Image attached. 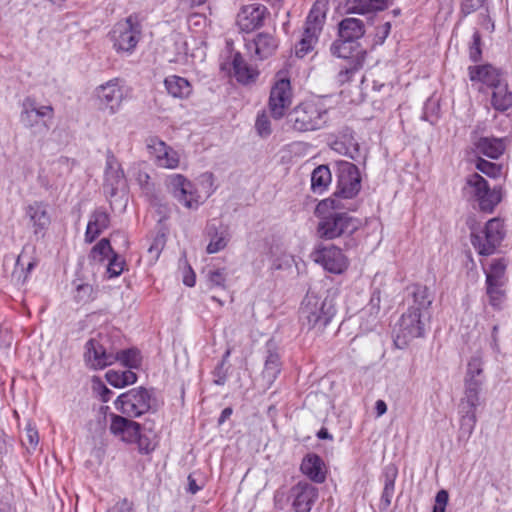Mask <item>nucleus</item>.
I'll return each instance as SVG.
<instances>
[{"instance_id":"37","label":"nucleus","mask_w":512,"mask_h":512,"mask_svg":"<svg viewBox=\"0 0 512 512\" xmlns=\"http://www.w3.org/2000/svg\"><path fill=\"white\" fill-rule=\"evenodd\" d=\"M413 305L415 308L423 314V312H427L433 302V297L429 288L425 285H414L413 287Z\"/></svg>"},{"instance_id":"22","label":"nucleus","mask_w":512,"mask_h":512,"mask_svg":"<svg viewBox=\"0 0 512 512\" xmlns=\"http://www.w3.org/2000/svg\"><path fill=\"white\" fill-rule=\"evenodd\" d=\"M25 212L32 225L34 235L44 237L51 223L46 205L43 202L36 201L29 204Z\"/></svg>"},{"instance_id":"21","label":"nucleus","mask_w":512,"mask_h":512,"mask_svg":"<svg viewBox=\"0 0 512 512\" xmlns=\"http://www.w3.org/2000/svg\"><path fill=\"white\" fill-rule=\"evenodd\" d=\"M278 46V39L273 34L264 32L258 33L246 44L248 51L259 60L271 57L278 49Z\"/></svg>"},{"instance_id":"13","label":"nucleus","mask_w":512,"mask_h":512,"mask_svg":"<svg viewBox=\"0 0 512 512\" xmlns=\"http://www.w3.org/2000/svg\"><path fill=\"white\" fill-rule=\"evenodd\" d=\"M423 314L415 306H410L399 320V327L394 338V344L397 348L403 349L408 343L424 335Z\"/></svg>"},{"instance_id":"14","label":"nucleus","mask_w":512,"mask_h":512,"mask_svg":"<svg viewBox=\"0 0 512 512\" xmlns=\"http://www.w3.org/2000/svg\"><path fill=\"white\" fill-rule=\"evenodd\" d=\"M166 187L172 196L188 209H196L200 195L195 185L182 174H171L166 178Z\"/></svg>"},{"instance_id":"31","label":"nucleus","mask_w":512,"mask_h":512,"mask_svg":"<svg viewBox=\"0 0 512 512\" xmlns=\"http://www.w3.org/2000/svg\"><path fill=\"white\" fill-rule=\"evenodd\" d=\"M365 34V24L361 19L347 17L338 25V38L358 42Z\"/></svg>"},{"instance_id":"56","label":"nucleus","mask_w":512,"mask_h":512,"mask_svg":"<svg viewBox=\"0 0 512 512\" xmlns=\"http://www.w3.org/2000/svg\"><path fill=\"white\" fill-rule=\"evenodd\" d=\"M183 283L188 287H193L196 284V275L191 267L188 268L187 272L183 276Z\"/></svg>"},{"instance_id":"23","label":"nucleus","mask_w":512,"mask_h":512,"mask_svg":"<svg viewBox=\"0 0 512 512\" xmlns=\"http://www.w3.org/2000/svg\"><path fill=\"white\" fill-rule=\"evenodd\" d=\"M468 76L471 82L481 83L488 88L494 87L503 80L501 71L491 64L469 66Z\"/></svg>"},{"instance_id":"3","label":"nucleus","mask_w":512,"mask_h":512,"mask_svg":"<svg viewBox=\"0 0 512 512\" xmlns=\"http://www.w3.org/2000/svg\"><path fill=\"white\" fill-rule=\"evenodd\" d=\"M335 314L336 308L332 300L307 294L299 310V320L302 327H307L308 330L317 329L323 333Z\"/></svg>"},{"instance_id":"50","label":"nucleus","mask_w":512,"mask_h":512,"mask_svg":"<svg viewBox=\"0 0 512 512\" xmlns=\"http://www.w3.org/2000/svg\"><path fill=\"white\" fill-rule=\"evenodd\" d=\"M482 373V360L479 357H473L468 362L467 374L465 379H476Z\"/></svg>"},{"instance_id":"7","label":"nucleus","mask_w":512,"mask_h":512,"mask_svg":"<svg viewBox=\"0 0 512 512\" xmlns=\"http://www.w3.org/2000/svg\"><path fill=\"white\" fill-rule=\"evenodd\" d=\"M293 88L288 68L277 71L271 84L268 108L275 120L282 119L293 102Z\"/></svg>"},{"instance_id":"39","label":"nucleus","mask_w":512,"mask_h":512,"mask_svg":"<svg viewBox=\"0 0 512 512\" xmlns=\"http://www.w3.org/2000/svg\"><path fill=\"white\" fill-rule=\"evenodd\" d=\"M506 285L485 284L489 304L496 310H501L506 300Z\"/></svg>"},{"instance_id":"5","label":"nucleus","mask_w":512,"mask_h":512,"mask_svg":"<svg viewBox=\"0 0 512 512\" xmlns=\"http://www.w3.org/2000/svg\"><path fill=\"white\" fill-rule=\"evenodd\" d=\"M288 122L299 132L320 130L328 123V110L319 101H302L288 114Z\"/></svg>"},{"instance_id":"52","label":"nucleus","mask_w":512,"mask_h":512,"mask_svg":"<svg viewBox=\"0 0 512 512\" xmlns=\"http://www.w3.org/2000/svg\"><path fill=\"white\" fill-rule=\"evenodd\" d=\"M449 501V494L446 490L441 489L437 492L433 512H445Z\"/></svg>"},{"instance_id":"2","label":"nucleus","mask_w":512,"mask_h":512,"mask_svg":"<svg viewBox=\"0 0 512 512\" xmlns=\"http://www.w3.org/2000/svg\"><path fill=\"white\" fill-rule=\"evenodd\" d=\"M463 195L469 202L475 203L483 213H493L503 198V187H490L488 181L478 173L466 177L462 188Z\"/></svg>"},{"instance_id":"62","label":"nucleus","mask_w":512,"mask_h":512,"mask_svg":"<svg viewBox=\"0 0 512 512\" xmlns=\"http://www.w3.org/2000/svg\"><path fill=\"white\" fill-rule=\"evenodd\" d=\"M191 8L200 6L206 2V0H187Z\"/></svg>"},{"instance_id":"26","label":"nucleus","mask_w":512,"mask_h":512,"mask_svg":"<svg viewBox=\"0 0 512 512\" xmlns=\"http://www.w3.org/2000/svg\"><path fill=\"white\" fill-rule=\"evenodd\" d=\"M233 76L236 81L242 85L255 83L259 77V70L248 64L240 52H236L232 57Z\"/></svg>"},{"instance_id":"16","label":"nucleus","mask_w":512,"mask_h":512,"mask_svg":"<svg viewBox=\"0 0 512 512\" xmlns=\"http://www.w3.org/2000/svg\"><path fill=\"white\" fill-rule=\"evenodd\" d=\"M361 188V177L357 166L351 162L343 161L338 165L339 196L350 199L358 194Z\"/></svg>"},{"instance_id":"28","label":"nucleus","mask_w":512,"mask_h":512,"mask_svg":"<svg viewBox=\"0 0 512 512\" xmlns=\"http://www.w3.org/2000/svg\"><path fill=\"white\" fill-rule=\"evenodd\" d=\"M485 274V284L506 285L508 278L506 275L508 260L504 257L492 259L486 266L481 262Z\"/></svg>"},{"instance_id":"55","label":"nucleus","mask_w":512,"mask_h":512,"mask_svg":"<svg viewBox=\"0 0 512 512\" xmlns=\"http://www.w3.org/2000/svg\"><path fill=\"white\" fill-rule=\"evenodd\" d=\"M115 512H134L133 503L124 498L116 503Z\"/></svg>"},{"instance_id":"33","label":"nucleus","mask_w":512,"mask_h":512,"mask_svg":"<svg viewBox=\"0 0 512 512\" xmlns=\"http://www.w3.org/2000/svg\"><path fill=\"white\" fill-rule=\"evenodd\" d=\"M33 113L41 118H52L54 115V108L51 105L37 107L34 98L26 97L23 101V110L21 112V118L24 122H26L27 126L29 127L34 126V121L32 119Z\"/></svg>"},{"instance_id":"36","label":"nucleus","mask_w":512,"mask_h":512,"mask_svg":"<svg viewBox=\"0 0 512 512\" xmlns=\"http://www.w3.org/2000/svg\"><path fill=\"white\" fill-rule=\"evenodd\" d=\"M105 378L107 382L115 388H124L137 381V375L132 370L117 371L111 369L106 372Z\"/></svg>"},{"instance_id":"29","label":"nucleus","mask_w":512,"mask_h":512,"mask_svg":"<svg viewBox=\"0 0 512 512\" xmlns=\"http://www.w3.org/2000/svg\"><path fill=\"white\" fill-rule=\"evenodd\" d=\"M167 93L177 99H187L193 92V86L186 78L178 75H169L164 79Z\"/></svg>"},{"instance_id":"25","label":"nucleus","mask_w":512,"mask_h":512,"mask_svg":"<svg viewBox=\"0 0 512 512\" xmlns=\"http://www.w3.org/2000/svg\"><path fill=\"white\" fill-rule=\"evenodd\" d=\"M124 171L112 152H108L105 170L104 189L110 196L117 193L119 185L124 183Z\"/></svg>"},{"instance_id":"44","label":"nucleus","mask_w":512,"mask_h":512,"mask_svg":"<svg viewBox=\"0 0 512 512\" xmlns=\"http://www.w3.org/2000/svg\"><path fill=\"white\" fill-rule=\"evenodd\" d=\"M74 299L79 304H86L95 299L94 288L90 284H80L77 286Z\"/></svg>"},{"instance_id":"12","label":"nucleus","mask_w":512,"mask_h":512,"mask_svg":"<svg viewBox=\"0 0 512 512\" xmlns=\"http://www.w3.org/2000/svg\"><path fill=\"white\" fill-rule=\"evenodd\" d=\"M464 396L460 400L459 413L461 414V426L467 427L471 433L476 425V409L480 405V390L482 382L478 379H465Z\"/></svg>"},{"instance_id":"40","label":"nucleus","mask_w":512,"mask_h":512,"mask_svg":"<svg viewBox=\"0 0 512 512\" xmlns=\"http://www.w3.org/2000/svg\"><path fill=\"white\" fill-rule=\"evenodd\" d=\"M318 34L304 29L301 40L295 45V55L298 58H304L314 49L318 42Z\"/></svg>"},{"instance_id":"15","label":"nucleus","mask_w":512,"mask_h":512,"mask_svg":"<svg viewBox=\"0 0 512 512\" xmlns=\"http://www.w3.org/2000/svg\"><path fill=\"white\" fill-rule=\"evenodd\" d=\"M331 52L336 57L349 60L350 67L346 69L347 73H354L361 69L367 55L359 42L339 38L333 42Z\"/></svg>"},{"instance_id":"42","label":"nucleus","mask_w":512,"mask_h":512,"mask_svg":"<svg viewBox=\"0 0 512 512\" xmlns=\"http://www.w3.org/2000/svg\"><path fill=\"white\" fill-rule=\"evenodd\" d=\"M114 253L110 241L107 238L101 239L91 250L93 260L103 263Z\"/></svg>"},{"instance_id":"47","label":"nucleus","mask_w":512,"mask_h":512,"mask_svg":"<svg viewBox=\"0 0 512 512\" xmlns=\"http://www.w3.org/2000/svg\"><path fill=\"white\" fill-rule=\"evenodd\" d=\"M108 260H109V263L107 266V272H108L109 276L110 277L119 276L124 270L125 261L123 259H121L118 256V254H116L115 252L108 258Z\"/></svg>"},{"instance_id":"19","label":"nucleus","mask_w":512,"mask_h":512,"mask_svg":"<svg viewBox=\"0 0 512 512\" xmlns=\"http://www.w3.org/2000/svg\"><path fill=\"white\" fill-rule=\"evenodd\" d=\"M84 362L92 370H103L116 363V357L98 339L92 338L85 344Z\"/></svg>"},{"instance_id":"11","label":"nucleus","mask_w":512,"mask_h":512,"mask_svg":"<svg viewBox=\"0 0 512 512\" xmlns=\"http://www.w3.org/2000/svg\"><path fill=\"white\" fill-rule=\"evenodd\" d=\"M95 92L99 103L110 114H116L121 109L123 101L129 97L131 89L122 79L116 77L98 86Z\"/></svg>"},{"instance_id":"41","label":"nucleus","mask_w":512,"mask_h":512,"mask_svg":"<svg viewBox=\"0 0 512 512\" xmlns=\"http://www.w3.org/2000/svg\"><path fill=\"white\" fill-rule=\"evenodd\" d=\"M475 167L478 171L492 179H497L503 175L502 164L493 163L481 157H478Z\"/></svg>"},{"instance_id":"20","label":"nucleus","mask_w":512,"mask_h":512,"mask_svg":"<svg viewBox=\"0 0 512 512\" xmlns=\"http://www.w3.org/2000/svg\"><path fill=\"white\" fill-rule=\"evenodd\" d=\"M267 8L262 4L243 6L237 14V25L243 32L250 33L263 25Z\"/></svg>"},{"instance_id":"8","label":"nucleus","mask_w":512,"mask_h":512,"mask_svg":"<svg viewBox=\"0 0 512 512\" xmlns=\"http://www.w3.org/2000/svg\"><path fill=\"white\" fill-rule=\"evenodd\" d=\"M111 434L127 444H136L142 454H148L154 450L149 437L142 434V425L136 421L124 416L111 414L110 427Z\"/></svg>"},{"instance_id":"4","label":"nucleus","mask_w":512,"mask_h":512,"mask_svg":"<svg viewBox=\"0 0 512 512\" xmlns=\"http://www.w3.org/2000/svg\"><path fill=\"white\" fill-rule=\"evenodd\" d=\"M109 41L118 54H132L142 38V18L132 13L117 21L108 33Z\"/></svg>"},{"instance_id":"30","label":"nucleus","mask_w":512,"mask_h":512,"mask_svg":"<svg viewBox=\"0 0 512 512\" xmlns=\"http://www.w3.org/2000/svg\"><path fill=\"white\" fill-rule=\"evenodd\" d=\"M474 146L477 153L492 159H498L506 149L504 139L495 137H480Z\"/></svg>"},{"instance_id":"32","label":"nucleus","mask_w":512,"mask_h":512,"mask_svg":"<svg viewBox=\"0 0 512 512\" xmlns=\"http://www.w3.org/2000/svg\"><path fill=\"white\" fill-rule=\"evenodd\" d=\"M346 12L354 14H367L383 11L388 8L389 0H343Z\"/></svg>"},{"instance_id":"17","label":"nucleus","mask_w":512,"mask_h":512,"mask_svg":"<svg viewBox=\"0 0 512 512\" xmlns=\"http://www.w3.org/2000/svg\"><path fill=\"white\" fill-rule=\"evenodd\" d=\"M318 496V489L314 485L299 481L290 488L288 499L294 512H310Z\"/></svg>"},{"instance_id":"24","label":"nucleus","mask_w":512,"mask_h":512,"mask_svg":"<svg viewBox=\"0 0 512 512\" xmlns=\"http://www.w3.org/2000/svg\"><path fill=\"white\" fill-rule=\"evenodd\" d=\"M300 471L312 482L321 484L327 478V470L322 458L315 454H307L300 464Z\"/></svg>"},{"instance_id":"51","label":"nucleus","mask_w":512,"mask_h":512,"mask_svg":"<svg viewBox=\"0 0 512 512\" xmlns=\"http://www.w3.org/2000/svg\"><path fill=\"white\" fill-rule=\"evenodd\" d=\"M92 382L93 388L98 391L101 401L104 403L108 402L111 398L112 391L104 385L99 377H93Z\"/></svg>"},{"instance_id":"43","label":"nucleus","mask_w":512,"mask_h":512,"mask_svg":"<svg viewBox=\"0 0 512 512\" xmlns=\"http://www.w3.org/2000/svg\"><path fill=\"white\" fill-rule=\"evenodd\" d=\"M482 37L478 30H475L472 35V41L469 44L468 52L469 58L472 62H479L482 59Z\"/></svg>"},{"instance_id":"35","label":"nucleus","mask_w":512,"mask_h":512,"mask_svg":"<svg viewBox=\"0 0 512 512\" xmlns=\"http://www.w3.org/2000/svg\"><path fill=\"white\" fill-rule=\"evenodd\" d=\"M332 181V175L327 165H319L311 174V189L314 193H324Z\"/></svg>"},{"instance_id":"58","label":"nucleus","mask_w":512,"mask_h":512,"mask_svg":"<svg viewBox=\"0 0 512 512\" xmlns=\"http://www.w3.org/2000/svg\"><path fill=\"white\" fill-rule=\"evenodd\" d=\"M201 489H202V487L197 485L196 480L191 475H189L188 476V491L191 494H196Z\"/></svg>"},{"instance_id":"63","label":"nucleus","mask_w":512,"mask_h":512,"mask_svg":"<svg viewBox=\"0 0 512 512\" xmlns=\"http://www.w3.org/2000/svg\"><path fill=\"white\" fill-rule=\"evenodd\" d=\"M35 265H36V263H35V262H30V263L28 264V267H27L28 271L32 270V269L34 268V266H35Z\"/></svg>"},{"instance_id":"34","label":"nucleus","mask_w":512,"mask_h":512,"mask_svg":"<svg viewBox=\"0 0 512 512\" xmlns=\"http://www.w3.org/2000/svg\"><path fill=\"white\" fill-rule=\"evenodd\" d=\"M491 89V106L498 112L509 110L512 107V92L508 84L502 80Z\"/></svg>"},{"instance_id":"9","label":"nucleus","mask_w":512,"mask_h":512,"mask_svg":"<svg viewBox=\"0 0 512 512\" xmlns=\"http://www.w3.org/2000/svg\"><path fill=\"white\" fill-rule=\"evenodd\" d=\"M114 404L123 415L131 418L140 417L151 408V394L144 387L132 388L120 394Z\"/></svg>"},{"instance_id":"49","label":"nucleus","mask_w":512,"mask_h":512,"mask_svg":"<svg viewBox=\"0 0 512 512\" xmlns=\"http://www.w3.org/2000/svg\"><path fill=\"white\" fill-rule=\"evenodd\" d=\"M264 372L269 376L276 377L280 373V361L276 354H270L265 362Z\"/></svg>"},{"instance_id":"53","label":"nucleus","mask_w":512,"mask_h":512,"mask_svg":"<svg viewBox=\"0 0 512 512\" xmlns=\"http://www.w3.org/2000/svg\"><path fill=\"white\" fill-rule=\"evenodd\" d=\"M487 0H462L461 12L464 15H469L479 8H481Z\"/></svg>"},{"instance_id":"38","label":"nucleus","mask_w":512,"mask_h":512,"mask_svg":"<svg viewBox=\"0 0 512 512\" xmlns=\"http://www.w3.org/2000/svg\"><path fill=\"white\" fill-rule=\"evenodd\" d=\"M114 357H116V362H120L128 370L137 369L141 366L142 357L140 351L136 348L114 352Z\"/></svg>"},{"instance_id":"6","label":"nucleus","mask_w":512,"mask_h":512,"mask_svg":"<svg viewBox=\"0 0 512 512\" xmlns=\"http://www.w3.org/2000/svg\"><path fill=\"white\" fill-rule=\"evenodd\" d=\"M506 237L504 220L498 217L488 220L482 229L472 230L470 242L480 256L495 254Z\"/></svg>"},{"instance_id":"27","label":"nucleus","mask_w":512,"mask_h":512,"mask_svg":"<svg viewBox=\"0 0 512 512\" xmlns=\"http://www.w3.org/2000/svg\"><path fill=\"white\" fill-rule=\"evenodd\" d=\"M110 225V216L107 211L100 207L96 208L90 215L86 231L85 241L92 243Z\"/></svg>"},{"instance_id":"46","label":"nucleus","mask_w":512,"mask_h":512,"mask_svg":"<svg viewBox=\"0 0 512 512\" xmlns=\"http://www.w3.org/2000/svg\"><path fill=\"white\" fill-rule=\"evenodd\" d=\"M228 243V234L222 231L220 234H216L207 245V253L214 254L223 250Z\"/></svg>"},{"instance_id":"45","label":"nucleus","mask_w":512,"mask_h":512,"mask_svg":"<svg viewBox=\"0 0 512 512\" xmlns=\"http://www.w3.org/2000/svg\"><path fill=\"white\" fill-rule=\"evenodd\" d=\"M255 129L260 137H268L272 133L271 121L265 111L257 114L255 121Z\"/></svg>"},{"instance_id":"61","label":"nucleus","mask_w":512,"mask_h":512,"mask_svg":"<svg viewBox=\"0 0 512 512\" xmlns=\"http://www.w3.org/2000/svg\"><path fill=\"white\" fill-rule=\"evenodd\" d=\"M317 437L319 439H329V440H332V435L328 432V430L326 428H321L318 433H317Z\"/></svg>"},{"instance_id":"60","label":"nucleus","mask_w":512,"mask_h":512,"mask_svg":"<svg viewBox=\"0 0 512 512\" xmlns=\"http://www.w3.org/2000/svg\"><path fill=\"white\" fill-rule=\"evenodd\" d=\"M27 436H28V438H29V443H30L31 445H34V446H35V445H37V444H38V434H37V432H36L35 430H33V429H29V430L27 431Z\"/></svg>"},{"instance_id":"48","label":"nucleus","mask_w":512,"mask_h":512,"mask_svg":"<svg viewBox=\"0 0 512 512\" xmlns=\"http://www.w3.org/2000/svg\"><path fill=\"white\" fill-rule=\"evenodd\" d=\"M208 282L211 287L225 288L226 273L224 269L211 270L208 273Z\"/></svg>"},{"instance_id":"18","label":"nucleus","mask_w":512,"mask_h":512,"mask_svg":"<svg viewBox=\"0 0 512 512\" xmlns=\"http://www.w3.org/2000/svg\"><path fill=\"white\" fill-rule=\"evenodd\" d=\"M147 149L150 157L158 167L176 169L180 166L178 152L161 139L157 137L150 138L147 142Z\"/></svg>"},{"instance_id":"57","label":"nucleus","mask_w":512,"mask_h":512,"mask_svg":"<svg viewBox=\"0 0 512 512\" xmlns=\"http://www.w3.org/2000/svg\"><path fill=\"white\" fill-rule=\"evenodd\" d=\"M375 411H376V416L377 417H380L382 415H384L386 412H387V404L385 403L384 400H377L376 403H375Z\"/></svg>"},{"instance_id":"54","label":"nucleus","mask_w":512,"mask_h":512,"mask_svg":"<svg viewBox=\"0 0 512 512\" xmlns=\"http://www.w3.org/2000/svg\"><path fill=\"white\" fill-rule=\"evenodd\" d=\"M394 488H395V479L394 478H387L385 481L383 493H382V500H384L388 505L391 502V498L394 494Z\"/></svg>"},{"instance_id":"10","label":"nucleus","mask_w":512,"mask_h":512,"mask_svg":"<svg viewBox=\"0 0 512 512\" xmlns=\"http://www.w3.org/2000/svg\"><path fill=\"white\" fill-rule=\"evenodd\" d=\"M312 260L325 271L340 275L349 267V259L341 248L334 244H318L311 253Z\"/></svg>"},{"instance_id":"59","label":"nucleus","mask_w":512,"mask_h":512,"mask_svg":"<svg viewBox=\"0 0 512 512\" xmlns=\"http://www.w3.org/2000/svg\"><path fill=\"white\" fill-rule=\"evenodd\" d=\"M233 413V410L231 407H227L222 410L220 417L218 419V424L222 425Z\"/></svg>"},{"instance_id":"1","label":"nucleus","mask_w":512,"mask_h":512,"mask_svg":"<svg viewBox=\"0 0 512 512\" xmlns=\"http://www.w3.org/2000/svg\"><path fill=\"white\" fill-rule=\"evenodd\" d=\"M315 215L319 219L317 234L326 240L350 236L361 226L358 218L341 211L338 202L331 198L321 200L317 204Z\"/></svg>"},{"instance_id":"64","label":"nucleus","mask_w":512,"mask_h":512,"mask_svg":"<svg viewBox=\"0 0 512 512\" xmlns=\"http://www.w3.org/2000/svg\"><path fill=\"white\" fill-rule=\"evenodd\" d=\"M212 300H213V301H216V302H217V303H219L220 305H223V302H222L220 299H218L217 297H215V296H213V297H212Z\"/></svg>"}]
</instances>
